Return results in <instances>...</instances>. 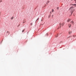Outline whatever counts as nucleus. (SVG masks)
<instances>
[{
	"label": "nucleus",
	"instance_id": "f257e3e1",
	"mask_svg": "<svg viewBox=\"0 0 76 76\" xmlns=\"http://www.w3.org/2000/svg\"><path fill=\"white\" fill-rule=\"evenodd\" d=\"M69 10L70 12H71V15H72L73 14V12L75 11V8H74V7L73 6L69 8Z\"/></svg>",
	"mask_w": 76,
	"mask_h": 76
},
{
	"label": "nucleus",
	"instance_id": "f03ea898",
	"mask_svg": "<svg viewBox=\"0 0 76 76\" xmlns=\"http://www.w3.org/2000/svg\"><path fill=\"white\" fill-rule=\"evenodd\" d=\"M64 23H59V25L60 26V27H61V25L62 26H64Z\"/></svg>",
	"mask_w": 76,
	"mask_h": 76
},
{
	"label": "nucleus",
	"instance_id": "7ed1b4c3",
	"mask_svg": "<svg viewBox=\"0 0 76 76\" xmlns=\"http://www.w3.org/2000/svg\"><path fill=\"white\" fill-rule=\"evenodd\" d=\"M50 3V1H47L46 4V5H48V3Z\"/></svg>",
	"mask_w": 76,
	"mask_h": 76
},
{
	"label": "nucleus",
	"instance_id": "20e7f679",
	"mask_svg": "<svg viewBox=\"0 0 76 76\" xmlns=\"http://www.w3.org/2000/svg\"><path fill=\"white\" fill-rule=\"evenodd\" d=\"M68 26L69 28H70V27H71V26H72V25L71 24H69L68 25Z\"/></svg>",
	"mask_w": 76,
	"mask_h": 76
},
{
	"label": "nucleus",
	"instance_id": "39448f33",
	"mask_svg": "<svg viewBox=\"0 0 76 76\" xmlns=\"http://www.w3.org/2000/svg\"><path fill=\"white\" fill-rule=\"evenodd\" d=\"M71 19H68L67 21V22H70V20H71Z\"/></svg>",
	"mask_w": 76,
	"mask_h": 76
},
{
	"label": "nucleus",
	"instance_id": "423d86ee",
	"mask_svg": "<svg viewBox=\"0 0 76 76\" xmlns=\"http://www.w3.org/2000/svg\"><path fill=\"white\" fill-rule=\"evenodd\" d=\"M72 31H69V34H72Z\"/></svg>",
	"mask_w": 76,
	"mask_h": 76
},
{
	"label": "nucleus",
	"instance_id": "0eeeda50",
	"mask_svg": "<svg viewBox=\"0 0 76 76\" xmlns=\"http://www.w3.org/2000/svg\"><path fill=\"white\" fill-rule=\"evenodd\" d=\"M13 18H14V17L13 16H12V17L11 18V20H12V19H13Z\"/></svg>",
	"mask_w": 76,
	"mask_h": 76
},
{
	"label": "nucleus",
	"instance_id": "6e6552de",
	"mask_svg": "<svg viewBox=\"0 0 76 76\" xmlns=\"http://www.w3.org/2000/svg\"><path fill=\"white\" fill-rule=\"evenodd\" d=\"M71 23H72V24H73L74 23V22H73V21H71Z\"/></svg>",
	"mask_w": 76,
	"mask_h": 76
},
{
	"label": "nucleus",
	"instance_id": "1a4fd4ad",
	"mask_svg": "<svg viewBox=\"0 0 76 76\" xmlns=\"http://www.w3.org/2000/svg\"><path fill=\"white\" fill-rule=\"evenodd\" d=\"M24 31H25V29H24L22 31V32H24Z\"/></svg>",
	"mask_w": 76,
	"mask_h": 76
},
{
	"label": "nucleus",
	"instance_id": "9d476101",
	"mask_svg": "<svg viewBox=\"0 0 76 76\" xmlns=\"http://www.w3.org/2000/svg\"><path fill=\"white\" fill-rule=\"evenodd\" d=\"M54 12V10L52 9V12Z\"/></svg>",
	"mask_w": 76,
	"mask_h": 76
},
{
	"label": "nucleus",
	"instance_id": "9b49d317",
	"mask_svg": "<svg viewBox=\"0 0 76 76\" xmlns=\"http://www.w3.org/2000/svg\"><path fill=\"white\" fill-rule=\"evenodd\" d=\"M1 2H2V0H0V3H1Z\"/></svg>",
	"mask_w": 76,
	"mask_h": 76
},
{
	"label": "nucleus",
	"instance_id": "f8f14e48",
	"mask_svg": "<svg viewBox=\"0 0 76 76\" xmlns=\"http://www.w3.org/2000/svg\"><path fill=\"white\" fill-rule=\"evenodd\" d=\"M57 10H58V9H59V7H57Z\"/></svg>",
	"mask_w": 76,
	"mask_h": 76
},
{
	"label": "nucleus",
	"instance_id": "ddd939ff",
	"mask_svg": "<svg viewBox=\"0 0 76 76\" xmlns=\"http://www.w3.org/2000/svg\"><path fill=\"white\" fill-rule=\"evenodd\" d=\"M7 33H8V34H9V31H7Z\"/></svg>",
	"mask_w": 76,
	"mask_h": 76
},
{
	"label": "nucleus",
	"instance_id": "4468645a",
	"mask_svg": "<svg viewBox=\"0 0 76 76\" xmlns=\"http://www.w3.org/2000/svg\"><path fill=\"white\" fill-rule=\"evenodd\" d=\"M31 25H32V23H31L30 24Z\"/></svg>",
	"mask_w": 76,
	"mask_h": 76
},
{
	"label": "nucleus",
	"instance_id": "2eb2a0df",
	"mask_svg": "<svg viewBox=\"0 0 76 76\" xmlns=\"http://www.w3.org/2000/svg\"><path fill=\"white\" fill-rule=\"evenodd\" d=\"M39 20V18H37V20Z\"/></svg>",
	"mask_w": 76,
	"mask_h": 76
},
{
	"label": "nucleus",
	"instance_id": "dca6fc26",
	"mask_svg": "<svg viewBox=\"0 0 76 76\" xmlns=\"http://www.w3.org/2000/svg\"><path fill=\"white\" fill-rule=\"evenodd\" d=\"M19 26H20V25H18V27Z\"/></svg>",
	"mask_w": 76,
	"mask_h": 76
},
{
	"label": "nucleus",
	"instance_id": "f3484780",
	"mask_svg": "<svg viewBox=\"0 0 76 76\" xmlns=\"http://www.w3.org/2000/svg\"><path fill=\"white\" fill-rule=\"evenodd\" d=\"M75 3H76V1H75Z\"/></svg>",
	"mask_w": 76,
	"mask_h": 76
},
{
	"label": "nucleus",
	"instance_id": "a211bd4d",
	"mask_svg": "<svg viewBox=\"0 0 76 76\" xmlns=\"http://www.w3.org/2000/svg\"><path fill=\"white\" fill-rule=\"evenodd\" d=\"M58 37V35H57V36L56 37Z\"/></svg>",
	"mask_w": 76,
	"mask_h": 76
},
{
	"label": "nucleus",
	"instance_id": "6ab92c4d",
	"mask_svg": "<svg viewBox=\"0 0 76 76\" xmlns=\"http://www.w3.org/2000/svg\"><path fill=\"white\" fill-rule=\"evenodd\" d=\"M50 13L51 14V12H50Z\"/></svg>",
	"mask_w": 76,
	"mask_h": 76
},
{
	"label": "nucleus",
	"instance_id": "aec40b11",
	"mask_svg": "<svg viewBox=\"0 0 76 76\" xmlns=\"http://www.w3.org/2000/svg\"><path fill=\"white\" fill-rule=\"evenodd\" d=\"M23 23H24V22H23Z\"/></svg>",
	"mask_w": 76,
	"mask_h": 76
},
{
	"label": "nucleus",
	"instance_id": "412c9836",
	"mask_svg": "<svg viewBox=\"0 0 76 76\" xmlns=\"http://www.w3.org/2000/svg\"><path fill=\"white\" fill-rule=\"evenodd\" d=\"M75 0H74L75 1Z\"/></svg>",
	"mask_w": 76,
	"mask_h": 76
},
{
	"label": "nucleus",
	"instance_id": "4be33fe9",
	"mask_svg": "<svg viewBox=\"0 0 76 76\" xmlns=\"http://www.w3.org/2000/svg\"><path fill=\"white\" fill-rule=\"evenodd\" d=\"M71 1H72V0H71Z\"/></svg>",
	"mask_w": 76,
	"mask_h": 76
}]
</instances>
